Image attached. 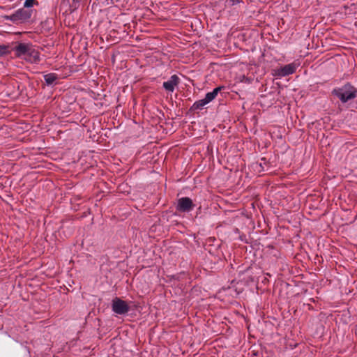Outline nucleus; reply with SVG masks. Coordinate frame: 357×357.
Instances as JSON below:
<instances>
[{
    "mask_svg": "<svg viewBox=\"0 0 357 357\" xmlns=\"http://www.w3.org/2000/svg\"><path fill=\"white\" fill-rule=\"evenodd\" d=\"M297 68V65L291 63L285 65L278 70L277 75L280 77H284L293 74Z\"/></svg>",
    "mask_w": 357,
    "mask_h": 357,
    "instance_id": "7",
    "label": "nucleus"
},
{
    "mask_svg": "<svg viewBox=\"0 0 357 357\" xmlns=\"http://www.w3.org/2000/svg\"><path fill=\"white\" fill-rule=\"evenodd\" d=\"M242 0H227V2H229V3L231 6L239 3Z\"/></svg>",
    "mask_w": 357,
    "mask_h": 357,
    "instance_id": "13",
    "label": "nucleus"
},
{
    "mask_svg": "<svg viewBox=\"0 0 357 357\" xmlns=\"http://www.w3.org/2000/svg\"><path fill=\"white\" fill-rule=\"evenodd\" d=\"M82 0H73V1L75 2V3H79Z\"/></svg>",
    "mask_w": 357,
    "mask_h": 357,
    "instance_id": "14",
    "label": "nucleus"
},
{
    "mask_svg": "<svg viewBox=\"0 0 357 357\" xmlns=\"http://www.w3.org/2000/svg\"><path fill=\"white\" fill-rule=\"evenodd\" d=\"M16 56L26 60L30 63H38L40 61L39 52L30 43H19L14 48Z\"/></svg>",
    "mask_w": 357,
    "mask_h": 357,
    "instance_id": "1",
    "label": "nucleus"
},
{
    "mask_svg": "<svg viewBox=\"0 0 357 357\" xmlns=\"http://www.w3.org/2000/svg\"><path fill=\"white\" fill-rule=\"evenodd\" d=\"M195 207V204L190 198L185 197L178 199L176 209L178 212L188 213L191 211Z\"/></svg>",
    "mask_w": 357,
    "mask_h": 357,
    "instance_id": "5",
    "label": "nucleus"
},
{
    "mask_svg": "<svg viewBox=\"0 0 357 357\" xmlns=\"http://www.w3.org/2000/svg\"><path fill=\"white\" fill-rule=\"evenodd\" d=\"M221 90V87H217L213 91L208 92L206 94L204 99L208 103L211 102L217 96L218 92Z\"/></svg>",
    "mask_w": 357,
    "mask_h": 357,
    "instance_id": "8",
    "label": "nucleus"
},
{
    "mask_svg": "<svg viewBox=\"0 0 357 357\" xmlns=\"http://www.w3.org/2000/svg\"><path fill=\"white\" fill-rule=\"evenodd\" d=\"M112 309L117 314H125L129 312L130 307L125 301L115 297L112 300Z\"/></svg>",
    "mask_w": 357,
    "mask_h": 357,
    "instance_id": "4",
    "label": "nucleus"
},
{
    "mask_svg": "<svg viewBox=\"0 0 357 357\" xmlns=\"http://www.w3.org/2000/svg\"><path fill=\"white\" fill-rule=\"evenodd\" d=\"M207 104H208L207 101H206V100L204 98V99L199 100L198 101H196L193 104V105L192 107V109H202Z\"/></svg>",
    "mask_w": 357,
    "mask_h": 357,
    "instance_id": "10",
    "label": "nucleus"
},
{
    "mask_svg": "<svg viewBox=\"0 0 357 357\" xmlns=\"http://www.w3.org/2000/svg\"><path fill=\"white\" fill-rule=\"evenodd\" d=\"M261 160L266 161V159L264 158L261 159Z\"/></svg>",
    "mask_w": 357,
    "mask_h": 357,
    "instance_id": "15",
    "label": "nucleus"
},
{
    "mask_svg": "<svg viewBox=\"0 0 357 357\" xmlns=\"http://www.w3.org/2000/svg\"><path fill=\"white\" fill-rule=\"evenodd\" d=\"M179 77L176 75H173L169 79L163 82V87L167 91L172 93L175 87L179 84Z\"/></svg>",
    "mask_w": 357,
    "mask_h": 357,
    "instance_id": "6",
    "label": "nucleus"
},
{
    "mask_svg": "<svg viewBox=\"0 0 357 357\" xmlns=\"http://www.w3.org/2000/svg\"><path fill=\"white\" fill-rule=\"evenodd\" d=\"M56 79L57 76L54 73H49L44 75V79L47 85L52 84Z\"/></svg>",
    "mask_w": 357,
    "mask_h": 357,
    "instance_id": "9",
    "label": "nucleus"
},
{
    "mask_svg": "<svg viewBox=\"0 0 357 357\" xmlns=\"http://www.w3.org/2000/svg\"><path fill=\"white\" fill-rule=\"evenodd\" d=\"M32 15V10L20 8L16 10L14 13L8 16L7 18L14 23H22L29 20Z\"/></svg>",
    "mask_w": 357,
    "mask_h": 357,
    "instance_id": "3",
    "label": "nucleus"
},
{
    "mask_svg": "<svg viewBox=\"0 0 357 357\" xmlns=\"http://www.w3.org/2000/svg\"><path fill=\"white\" fill-rule=\"evenodd\" d=\"M8 52V46L4 45H0V57L6 55Z\"/></svg>",
    "mask_w": 357,
    "mask_h": 357,
    "instance_id": "11",
    "label": "nucleus"
},
{
    "mask_svg": "<svg viewBox=\"0 0 357 357\" xmlns=\"http://www.w3.org/2000/svg\"><path fill=\"white\" fill-rule=\"evenodd\" d=\"M36 3V0H26L24 3V7L27 9L32 7Z\"/></svg>",
    "mask_w": 357,
    "mask_h": 357,
    "instance_id": "12",
    "label": "nucleus"
},
{
    "mask_svg": "<svg viewBox=\"0 0 357 357\" xmlns=\"http://www.w3.org/2000/svg\"><path fill=\"white\" fill-rule=\"evenodd\" d=\"M332 94L337 96L342 103L354 100L357 96V89L349 83L334 89Z\"/></svg>",
    "mask_w": 357,
    "mask_h": 357,
    "instance_id": "2",
    "label": "nucleus"
}]
</instances>
